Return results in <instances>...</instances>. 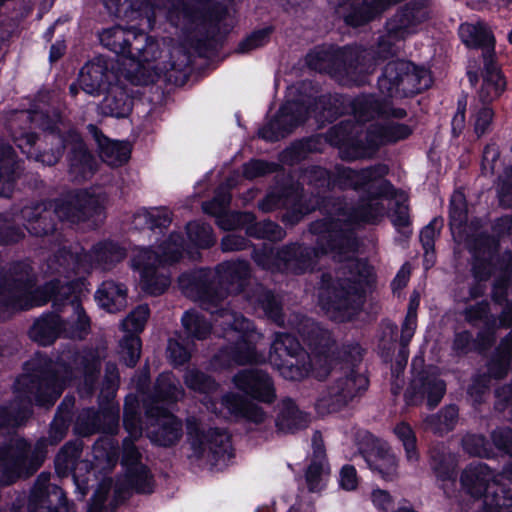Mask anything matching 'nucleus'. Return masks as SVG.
Instances as JSON below:
<instances>
[{
  "instance_id": "f8f14e48",
  "label": "nucleus",
  "mask_w": 512,
  "mask_h": 512,
  "mask_svg": "<svg viewBox=\"0 0 512 512\" xmlns=\"http://www.w3.org/2000/svg\"><path fill=\"white\" fill-rule=\"evenodd\" d=\"M432 83L430 72L410 61L388 62L378 79L382 94L389 97H407L422 92Z\"/></svg>"
},
{
  "instance_id": "de8ad7c7",
  "label": "nucleus",
  "mask_w": 512,
  "mask_h": 512,
  "mask_svg": "<svg viewBox=\"0 0 512 512\" xmlns=\"http://www.w3.org/2000/svg\"><path fill=\"white\" fill-rule=\"evenodd\" d=\"M184 391L178 386L171 373H162L155 386L157 400L178 401L183 397Z\"/></svg>"
},
{
  "instance_id": "bf43d9fd",
  "label": "nucleus",
  "mask_w": 512,
  "mask_h": 512,
  "mask_svg": "<svg viewBox=\"0 0 512 512\" xmlns=\"http://www.w3.org/2000/svg\"><path fill=\"white\" fill-rule=\"evenodd\" d=\"M441 227L442 220L435 218L422 229L420 233V241L425 250L426 257H428L429 252H433L434 242L439 234Z\"/></svg>"
},
{
  "instance_id": "4d7b16f0",
  "label": "nucleus",
  "mask_w": 512,
  "mask_h": 512,
  "mask_svg": "<svg viewBox=\"0 0 512 512\" xmlns=\"http://www.w3.org/2000/svg\"><path fill=\"white\" fill-rule=\"evenodd\" d=\"M462 445L464 450L472 456L489 457L491 455L488 443L481 435H466L462 440Z\"/></svg>"
},
{
  "instance_id": "680f3d73",
  "label": "nucleus",
  "mask_w": 512,
  "mask_h": 512,
  "mask_svg": "<svg viewBox=\"0 0 512 512\" xmlns=\"http://www.w3.org/2000/svg\"><path fill=\"white\" fill-rule=\"evenodd\" d=\"M270 32V29H261L253 32L250 36L240 42L237 49L238 52L249 53L259 47L264 46L269 40Z\"/></svg>"
},
{
  "instance_id": "69168bd1",
  "label": "nucleus",
  "mask_w": 512,
  "mask_h": 512,
  "mask_svg": "<svg viewBox=\"0 0 512 512\" xmlns=\"http://www.w3.org/2000/svg\"><path fill=\"white\" fill-rule=\"evenodd\" d=\"M169 358L175 365H182L190 359L191 347L184 346L179 340L170 339L168 343Z\"/></svg>"
},
{
  "instance_id": "20e7f679",
  "label": "nucleus",
  "mask_w": 512,
  "mask_h": 512,
  "mask_svg": "<svg viewBox=\"0 0 512 512\" xmlns=\"http://www.w3.org/2000/svg\"><path fill=\"white\" fill-rule=\"evenodd\" d=\"M291 325L311 348V354L304 351L298 340L287 333H276L269 352L270 364L285 379L298 381L309 375L326 377L331 368L334 342L330 333L313 320L296 316Z\"/></svg>"
},
{
  "instance_id": "f257e3e1",
  "label": "nucleus",
  "mask_w": 512,
  "mask_h": 512,
  "mask_svg": "<svg viewBox=\"0 0 512 512\" xmlns=\"http://www.w3.org/2000/svg\"><path fill=\"white\" fill-rule=\"evenodd\" d=\"M385 206L377 199L362 200L357 208L337 204L335 214L315 221L310 230L317 235L316 248L289 245L281 249L264 247L256 250L253 259L257 265L271 271L302 273L313 266L314 257L332 254L341 263L335 277L322 275L319 300L323 308L340 313L341 319L350 318L362 304L363 284L371 276V267L355 258L357 242L352 228L359 223H373L383 216Z\"/></svg>"
},
{
  "instance_id": "1a4fd4ad",
  "label": "nucleus",
  "mask_w": 512,
  "mask_h": 512,
  "mask_svg": "<svg viewBox=\"0 0 512 512\" xmlns=\"http://www.w3.org/2000/svg\"><path fill=\"white\" fill-rule=\"evenodd\" d=\"M183 243L179 234L173 233L157 249L151 251L142 249L134 258V267L140 272L141 285L144 291L151 295L162 294L170 285V277L164 271L156 268L172 265L183 255Z\"/></svg>"
},
{
  "instance_id": "774afa93",
  "label": "nucleus",
  "mask_w": 512,
  "mask_h": 512,
  "mask_svg": "<svg viewBox=\"0 0 512 512\" xmlns=\"http://www.w3.org/2000/svg\"><path fill=\"white\" fill-rule=\"evenodd\" d=\"M130 482L140 493L152 492V480L148 470L144 466L135 468V472L131 475Z\"/></svg>"
},
{
  "instance_id": "a18cd8bd",
  "label": "nucleus",
  "mask_w": 512,
  "mask_h": 512,
  "mask_svg": "<svg viewBox=\"0 0 512 512\" xmlns=\"http://www.w3.org/2000/svg\"><path fill=\"white\" fill-rule=\"evenodd\" d=\"M393 432L403 445L406 461L412 465L417 464L420 454L416 445L417 438L412 427L406 422H400L395 425Z\"/></svg>"
},
{
  "instance_id": "cd10ccee",
  "label": "nucleus",
  "mask_w": 512,
  "mask_h": 512,
  "mask_svg": "<svg viewBox=\"0 0 512 512\" xmlns=\"http://www.w3.org/2000/svg\"><path fill=\"white\" fill-rule=\"evenodd\" d=\"M221 406L227 410L229 416L245 418L255 423H261L265 419V413L261 407L234 392H229L222 397Z\"/></svg>"
},
{
  "instance_id": "2eb2a0df",
  "label": "nucleus",
  "mask_w": 512,
  "mask_h": 512,
  "mask_svg": "<svg viewBox=\"0 0 512 512\" xmlns=\"http://www.w3.org/2000/svg\"><path fill=\"white\" fill-rule=\"evenodd\" d=\"M459 35L468 47L486 48L484 52L485 76L481 95L488 99L498 97L505 88V81L496 66L492 64L490 52L494 47V37L483 24L464 23L459 28Z\"/></svg>"
},
{
  "instance_id": "13d9d810",
  "label": "nucleus",
  "mask_w": 512,
  "mask_h": 512,
  "mask_svg": "<svg viewBox=\"0 0 512 512\" xmlns=\"http://www.w3.org/2000/svg\"><path fill=\"white\" fill-rule=\"evenodd\" d=\"M469 250L474 254L478 260H485L490 257L496 247L494 238L488 235H480L479 238L468 243Z\"/></svg>"
},
{
  "instance_id": "c9c22d12",
  "label": "nucleus",
  "mask_w": 512,
  "mask_h": 512,
  "mask_svg": "<svg viewBox=\"0 0 512 512\" xmlns=\"http://www.w3.org/2000/svg\"><path fill=\"white\" fill-rule=\"evenodd\" d=\"M61 333V321L56 314H47L39 318L31 327L30 338L40 345L52 344Z\"/></svg>"
},
{
  "instance_id": "ea45409f",
  "label": "nucleus",
  "mask_w": 512,
  "mask_h": 512,
  "mask_svg": "<svg viewBox=\"0 0 512 512\" xmlns=\"http://www.w3.org/2000/svg\"><path fill=\"white\" fill-rule=\"evenodd\" d=\"M81 445L79 443H67L57 454L55 459L56 471L60 476H66L69 472L79 469L80 465L89 467L88 462L79 461L81 455Z\"/></svg>"
},
{
  "instance_id": "9d476101",
  "label": "nucleus",
  "mask_w": 512,
  "mask_h": 512,
  "mask_svg": "<svg viewBox=\"0 0 512 512\" xmlns=\"http://www.w3.org/2000/svg\"><path fill=\"white\" fill-rule=\"evenodd\" d=\"M124 257L123 248L113 242L103 241L94 245L89 253H82L79 247L71 251L64 246L49 260L48 265L53 272L69 274L70 272H88L93 268L106 270Z\"/></svg>"
},
{
  "instance_id": "0e129e2a",
  "label": "nucleus",
  "mask_w": 512,
  "mask_h": 512,
  "mask_svg": "<svg viewBox=\"0 0 512 512\" xmlns=\"http://www.w3.org/2000/svg\"><path fill=\"white\" fill-rule=\"evenodd\" d=\"M498 196L500 202L507 207L512 206V168L504 169L503 174L499 177L497 185Z\"/></svg>"
},
{
  "instance_id": "0eeeda50",
  "label": "nucleus",
  "mask_w": 512,
  "mask_h": 512,
  "mask_svg": "<svg viewBox=\"0 0 512 512\" xmlns=\"http://www.w3.org/2000/svg\"><path fill=\"white\" fill-rule=\"evenodd\" d=\"M331 132L336 137L332 142L340 146L342 157L356 159L370 156L380 145L406 139L412 129L406 124L388 120L371 125L365 133L360 124L350 122L340 123Z\"/></svg>"
},
{
  "instance_id": "c756f323",
  "label": "nucleus",
  "mask_w": 512,
  "mask_h": 512,
  "mask_svg": "<svg viewBox=\"0 0 512 512\" xmlns=\"http://www.w3.org/2000/svg\"><path fill=\"white\" fill-rule=\"evenodd\" d=\"M354 118L358 122H365L376 115L388 114L395 118H403L406 115L403 109H390L388 110L383 106L374 96H361L357 97L351 102Z\"/></svg>"
},
{
  "instance_id": "473e14b6",
  "label": "nucleus",
  "mask_w": 512,
  "mask_h": 512,
  "mask_svg": "<svg viewBox=\"0 0 512 512\" xmlns=\"http://www.w3.org/2000/svg\"><path fill=\"white\" fill-rule=\"evenodd\" d=\"M308 417L302 413L295 403L286 399L281 402L280 411L276 418V427L283 433H294L307 427Z\"/></svg>"
},
{
  "instance_id": "c85d7f7f",
  "label": "nucleus",
  "mask_w": 512,
  "mask_h": 512,
  "mask_svg": "<svg viewBox=\"0 0 512 512\" xmlns=\"http://www.w3.org/2000/svg\"><path fill=\"white\" fill-rule=\"evenodd\" d=\"M78 423L84 434L99 431L112 434L118 427V414L112 409L101 412L87 411L79 416Z\"/></svg>"
},
{
  "instance_id": "79ce46f5",
  "label": "nucleus",
  "mask_w": 512,
  "mask_h": 512,
  "mask_svg": "<svg viewBox=\"0 0 512 512\" xmlns=\"http://www.w3.org/2000/svg\"><path fill=\"white\" fill-rule=\"evenodd\" d=\"M181 321L188 340H205L211 334V324L198 311H186Z\"/></svg>"
},
{
  "instance_id": "a19ab883",
  "label": "nucleus",
  "mask_w": 512,
  "mask_h": 512,
  "mask_svg": "<svg viewBox=\"0 0 512 512\" xmlns=\"http://www.w3.org/2000/svg\"><path fill=\"white\" fill-rule=\"evenodd\" d=\"M69 161L70 172L77 179H86L94 172L93 157L88 153L86 146L81 141L74 144Z\"/></svg>"
},
{
  "instance_id": "8fccbe9b",
  "label": "nucleus",
  "mask_w": 512,
  "mask_h": 512,
  "mask_svg": "<svg viewBox=\"0 0 512 512\" xmlns=\"http://www.w3.org/2000/svg\"><path fill=\"white\" fill-rule=\"evenodd\" d=\"M190 241L200 248H208L215 243L212 235V229L207 224L190 222L186 226Z\"/></svg>"
},
{
  "instance_id": "9b49d317",
  "label": "nucleus",
  "mask_w": 512,
  "mask_h": 512,
  "mask_svg": "<svg viewBox=\"0 0 512 512\" xmlns=\"http://www.w3.org/2000/svg\"><path fill=\"white\" fill-rule=\"evenodd\" d=\"M427 0H413L399 8L386 22L385 33L379 38L377 53L386 58L396 54L401 43L418 31V27L429 17Z\"/></svg>"
},
{
  "instance_id": "72a5a7b5",
  "label": "nucleus",
  "mask_w": 512,
  "mask_h": 512,
  "mask_svg": "<svg viewBox=\"0 0 512 512\" xmlns=\"http://www.w3.org/2000/svg\"><path fill=\"white\" fill-rule=\"evenodd\" d=\"M104 4L112 14L127 16L129 12L139 11L148 19L149 12L154 15L157 9L166 8V0H104Z\"/></svg>"
},
{
  "instance_id": "5701e85b",
  "label": "nucleus",
  "mask_w": 512,
  "mask_h": 512,
  "mask_svg": "<svg viewBox=\"0 0 512 512\" xmlns=\"http://www.w3.org/2000/svg\"><path fill=\"white\" fill-rule=\"evenodd\" d=\"M444 381L434 375L415 377L406 390L405 398L409 405H418L427 399L429 409L436 407L445 394Z\"/></svg>"
},
{
  "instance_id": "412c9836",
  "label": "nucleus",
  "mask_w": 512,
  "mask_h": 512,
  "mask_svg": "<svg viewBox=\"0 0 512 512\" xmlns=\"http://www.w3.org/2000/svg\"><path fill=\"white\" fill-rule=\"evenodd\" d=\"M99 39L103 46L118 55L131 59L133 50L139 51L147 35L136 29H124L120 26L103 30Z\"/></svg>"
},
{
  "instance_id": "423d86ee",
  "label": "nucleus",
  "mask_w": 512,
  "mask_h": 512,
  "mask_svg": "<svg viewBox=\"0 0 512 512\" xmlns=\"http://www.w3.org/2000/svg\"><path fill=\"white\" fill-rule=\"evenodd\" d=\"M103 200L101 197L87 191H79L66 200H56L47 208L44 204L34 207H25L22 210L23 218L27 220V230L42 236L54 231L55 223L52 214L60 220L71 223H80L92 220L93 225L102 219Z\"/></svg>"
},
{
  "instance_id": "37998d69",
  "label": "nucleus",
  "mask_w": 512,
  "mask_h": 512,
  "mask_svg": "<svg viewBox=\"0 0 512 512\" xmlns=\"http://www.w3.org/2000/svg\"><path fill=\"white\" fill-rule=\"evenodd\" d=\"M465 319L475 324L477 321L483 320L486 325V330L479 333L478 338L482 344L490 345L494 341V326L495 319H490L488 316V303L481 302L471 306L465 310Z\"/></svg>"
},
{
  "instance_id": "5fc2aeb1",
  "label": "nucleus",
  "mask_w": 512,
  "mask_h": 512,
  "mask_svg": "<svg viewBox=\"0 0 512 512\" xmlns=\"http://www.w3.org/2000/svg\"><path fill=\"white\" fill-rule=\"evenodd\" d=\"M481 92L482 89L480 90V93ZM480 98L482 99L483 103L479 108H476L474 113V129L478 136H481L487 132L494 115L492 109L485 103L486 101H490V99L482 96L481 94ZM494 98L495 97L491 98V100Z\"/></svg>"
},
{
  "instance_id": "2f4dec72",
  "label": "nucleus",
  "mask_w": 512,
  "mask_h": 512,
  "mask_svg": "<svg viewBox=\"0 0 512 512\" xmlns=\"http://www.w3.org/2000/svg\"><path fill=\"white\" fill-rule=\"evenodd\" d=\"M430 465L439 481L443 484L454 483L457 459L443 444H438L430 450Z\"/></svg>"
},
{
  "instance_id": "58836bf2",
  "label": "nucleus",
  "mask_w": 512,
  "mask_h": 512,
  "mask_svg": "<svg viewBox=\"0 0 512 512\" xmlns=\"http://www.w3.org/2000/svg\"><path fill=\"white\" fill-rule=\"evenodd\" d=\"M247 300L253 305L260 307L265 315L279 325L283 324L282 308L279 301L273 294L267 291L262 285H256L253 293L247 295Z\"/></svg>"
},
{
  "instance_id": "f704fd0d",
  "label": "nucleus",
  "mask_w": 512,
  "mask_h": 512,
  "mask_svg": "<svg viewBox=\"0 0 512 512\" xmlns=\"http://www.w3.org/2000/svg\"><path fill=\"white\" fill-rule=\"evenodd\" d=\"M101 102V111L113 117H125L131 109V101L126 91L119 85L112 84Z\"/></svg>"
},
{
  "instance_id": "6e6552de",
  "label": "nucleus",
  "mask_w": 512,
  "mask_h": 512,
  "mask_svg": "<svg viewBox=\"0 0 512 512\" xmlns=\"http://www.w3.org/2000/svg\"><path fill=\"white\" fill-rule=\"evenodd\" d=\"M460 481L470 495L484 497L483 512H512V463L498 475L484 463H472Z\"/></svg>"
},
{
  "instance_id": "39448f33",
  "label": "nucleus",
  "mask_w": 512,
  "mask_h": 512,
  "mask_svg": "<svg viewBox=\"0 0 512 512\" xmlns=\"http://www.w3.org/2000/svg\"><path fill=\"white\" fill-rule=\"evenodd\" d=\"M34 279L27 264H16L9 274L0 280V319L12 312L42 306L49 300L54 306L63 305L69 300L72 287L59 280L51 281L44 287L34 290Z\"/></svg>"
},
{
  "instance_id": "603ef678",
  "label": "nucleus",
  "mask_w": 512,
  "mask_h": 512,
  "mask_svg": "<svg viewBox=\"0 0 512 512\" xmlns=\"http://www.w3.org/2000/svg\"><path fill=\"white\" fill-rule=\"evenodd\" d=\"M141 45L142 48L139 51L133 50L130 59L137 67L154 62L160 57L159 45L151 37L147 36V41Z\"/></svg>"
},
{
  "instance_id": "052dcab7",
  "label": "nucleus",
  "mask_w": 512,
  "mask_h": 512,
  "mask_svg": "<svg viewBox=\"0 0 512 512\" xmlns=\"http://www.w3.org/2000/svg\"><path fill=\"white\" fill-rule=\"evenodd\" d=\"M124 426L129 433V438L137 439L141 436L142 428L140 425V417L136 405L130 404L125 406Z\"/></svg>"
},
{
  "instance_id": "b1692460",
  "label": "nucleus",
  "mask_w": 512,
  "mask_h": 512,
  "mask_svg": "<svg viewBox=\"0 0 512 512\" xmlns=\"http://www.w3.org/2000/svg\"><path fill=\"white\" fill-rule=\"evenodd\" d=\"M369 468L385 481L399 478V461L390 446L385 442H376L365 455Z\"/></svg>"
},
{
  "instance_id": "4468645a",
  "label": "nucleus",
  "mask_w": 512,
  "mask_h": 512,
  "mask_svg": "<svg viewBox=\"0 0 512 512\" xmlns=\"http://www.w3.org/2000/svg\"><path fill=\"white\" fill-rule=\"evenodd\" d=\"M367 388L368 379L364 374L348 368L334 371L332 381L318 398L317 407L327 412L338 411L361 397Z\"/></svg>"
},
{
  "instance_id": "864d4df0",
  "label": "nucleus",
  "mask_w": 512,
  "mask_h": 512,
  "mask_svg": "<svg viewBox=\"0 0 512 512\" xmlns=\"http://www.w3.org/2000/svg\"><path fill=\"white\" fill-rule=\"evenodd\" d=\"M70 305L74 310L75 319L72 320L71 331L64 329L65 335L71 338H82L88 331L89 319L76 300H71Z\"/></svg>"
},
{
  "instance_id": "49530a36",
  "label": "nucleus",
  "mask_w": 512,
  "mask_h": 512,
  "mask_svg": "<svg viewBox=\"0 0 512 512\" xmlns=\"http://www.w3.org/2000/svg\"><path fill=\"white\" fill-rule=\"evenodd\" d=\"M512 331L502 340L497 349L496 356L489 364V374L494 378H502L506 375L511 359Z\"/></svg>"
},
{
  "instance_id": "09e8293b",
  "label": "nucleus",
  "mask_w": 512,
  "mask_h": 512,
  "mask_svg": "<svg viewBox=\"0 0 512 512\" xmlns=\"http://www.w3.org/2000/svg\"><path fill=\"white\" fill-rule=\"evenodd\" d=\"M184 382L189 389L200 393H210L217 389L215 381L197 369L187 370Z\"/></svg>"
},
{
  "instance_id": "aec40b11",
  "label": "nucleus",
  "mask_w": 512,
  "mask_h": 512,
  "mask_svg": "<svg viewBox=\"0 0 512 512\" xmlns=\"http://www.w3.org/2000/svg\"><path fill=\"white\" fill-rule=\"evenodd\" d=\"M387 167L378 165L369 167L361 171H354L347 167H335L331 175V188L338 186L344 188H367V190L375 189L378 186L379 180L386 175Z\"/></svg>"
},
{
  "instance_id": "e2e57ef3",
  "label": "nucleus",
  "mask_w": 512,
  "mask_h": 512,
  "mask_svg": "<svg viewBox=\"0 0 512 512\" xmlns=\"http://www.w3.org/2000/svg\"><path fill=\"white\" fill-rule=\"evenodd\" d=\"M304 178L309 184L320 189H331V174L322 167H311L305 171Z\"/></svg>"
},
{
  "instance_id": "ddd939ff",
  "label": "nucleus",
  "mask_w": 512,
  "mask_h": 512,
  "mask_svg": "<svg viewBox=\"0 0 512 512\" xmlns=\"http://www.w3.org/2000/svg\"><path fill=\"white\" fill-rule=\"evenodd\" d=\"M187 433L192 454L211 467L222 469L232 457L230 436L224 430L209 429L204 431L200 423L194 419L187 420Z\"/></svg>"
},
{
  "instance_id": "7c9ffc66",
  "label": "nucleus",
  "mask_w": 512,
  "mask_h": 512,
  "mask_svg": "<svg viewBox=\"0 0 512 512\" xmlns=\"http://www.w3.org/2000/svg\"><path fill=\"white\" fill-rule=\"evenodd\" d=\"M95 298L108 312H118L127 305V288L122 283L106 280L96 291Z\"/></svg>"
},
{
  "instance_id": "c03bdc74",
  "label": "nucleus",
  "mask_w": 512,
  "mask_h": 512,
  "mask_svg": "<svg viewBox=\"0 0 512 512\" xmlns=\"http://www.w3.org/2000/svg\"><path fill=\"white\" fill-rule=\"evenodd\" d=\"M171 223V214L165 208L144 209L137 212L133 219V224L139 229L154 230L156 228H166Z\"/></svg>"
},
{
  "instance_id": "f3484780",
  "label": "nucleus",
  "mask_w": 512,
  "mask_h": 512,
  "mask_svg": "<svg viewBox=\"0 0 512 512\" xmlns=\"http://www.w3.org/2000/svg\"><path fill=\"white\" fill-rule=\"evenodd\" d=\"M232 383L246 396L264 403H272L276 392L272 378L261 369H243L237 372Z\"/></svg>"
},
{
  "instance_id": "f03ea898",
  "label": "nucleus",
  "mask_w": 512,
  "mask_h": 512,
  "mask_svg": "<svg viewBox=\"0 0 512 512\" xmlns=\"http://www.w3.org/2000/svg\"><path fill=\"white\" fill-rule=\"evenodd\" d=\"M105 356L104 348L83 350L75 355L73 370L63 364L44 370L43 366L48 365L46 359H39L37 367L34 362L30 363L33 373L21 375L15 383L19 403L0 408V429L20 425L30 414L32 400L52 405L73 378L83 377L89 394ZM43 448V442H38L32 450L24 439L12 438L9 445L0 450V470L17 476L32 474L43 462Z\"/></svg>"
},
{
  "instance_id": "dca6fc26",
  "label": "nucleus",
  "mask_w": 512,
  "mask_h": 512,
  "mask_svg": "<svg viewBox=\"0 0 512 512\" xmlns=\"http://www.w3.org/2000/svg\"><path fill=\"white\" fill-rule=\"evenodd\" d=\"M148 317V306L140 305L121 323L122 329L126 334L120 341L119 354L122 361L128 367L135 366L140 358L141 341L137 334L143 330Z\"/></svg>"
},
{
  "instance_id": "e433bc0d",
  "label": "nucleus",
  "mask_w": 512,
  "mask_h": 512,
  "mask_svg": "<svg viewBox=\"0 0 512 512\" xmlns=\"http://www.w3.org/2000/svg\"><path fill=\"white\" fill-rule=\"evenodd\" d=\"M238 223H250L246 227L248 235L256 238H266L271 241H279L285 237V231L276 223L264 220L261 222L252 223L254 220L253 215L249 213L239 214L233 216Z\"/></svg>"
},
{
  "instance_id": "a211bd4d",
  "label": "nucleus",
  "mask_w": 512,
  "mask_h": 512,
  "mask_svg": "<svg viewBox=\"0 0 512 512\" xmlns=\"http://www.w3.org/2000/svg\"><path fill=\"white\" fill-rule=\"evenodd\" d=\"M150 425L147 428L149 439L160 446L175 444L182 436V425L172 414L160 407L147 409Z\"/></svg>"
},
{
  "instance_id": "bb28decb",
  "label": "nucleus",
  "mask_w": 512,
  "mask_h": 512,
  "mask_svg": "<svg viewBox=\"0 0 512 512\" xmlns=\"http://www.w3.org/2000/svg\"><path fill=\"white\" fill-rule=\"evenodd\" d=\"M300 110L301 107L295 103L285 104L279 110L277 117L260 130V136L267 141H277L279 138L284 137L291 131L292 127L305 120L304 117L292 119L290 114Z\"/></svg>"
},
{
  "instance_id": "3c124183",
  "label": "nucleus",
  "mask_w": 512,
  "mask_h": 512,
  "mask_svg": "<svg viewBox=\"0 0 512 512\" xmlns=\"http://www.w3.org/2000/svg\"><path fill=\"white\" fill-rule=\"evenodd\" d=\"M467 221V209L464 195L460 192L454 193L450 204V226L455 235L456 229H461Z\"/></svg>"
},
{
  "instance_id": "338daca9",
  "label": "nucleus",
  "mask_w": 512,
  "mask_h": 512,
  "mask_svg": "<svg viewBox=\"0 0 512 512\" xmlns=\"http://www.w3.org/2000/svg\"><path fill=\"white\" fill-rule=\"evenodd\" d=\"M324 462L314 461L306 472V482L311 492L319 491L322 488Z\"/></svg>"
},
{
  "instance_id": "6ab92c4d",
  "label": "nucleus",
  "mask_w": 512,
  "mask_h": 512,
  "mask_svg": "<svg viewBox=\"0 0 512 512\" xmlns=\"http://www.w3.org/2000/svg\"><path fill=\"white\" fill-rule=\"evenodd\" d=\"M29 512H67L64 492L49 482V475H39L30 496Z\"/></svg>"
},
{
  "instance_id": "393cba45",
  "label": "nucleus",
  "mask_w": 512,
  "mask_h": 512,
  "mask_svg": "<svg viewBox=\"0 0 512 512\" xmlns=\"http://www.w3.org/2000/svg\"><path fill=\"white\" fill-rule=\"evenodd\" d=\"M88 128L97 143L99 156L103 162L111 167H118L128 161L131 153L129 143L108 139L94 125H89Z\"/></svg>"
},
{
  "instance_id": "4be33fe9",
  "label": "nucleus",
  "mask_w": 512,
  "mask_h": 512,
  "mask_svg": "<svg viewBox=\"0 0 512 512\" xmlns=\"http://www.w3.org/2000/svg\"><path fill=\"white\" fill-rule=\"evenodd\" d=\"M115 80L114 71L103 57H96L86 63L78 78L82 90L90 95H99L106 91Z\"/></svg>"
},
{
  "instance_id": "6e6d98bb",
  "label": "nucleus",
  "mask_w": 512,
  "mask_h": 512,
  "mask_svg": "<svg viewBox=\"0 0 512 512\" xmlns=\"http://www.w3.org/2000/svg\"><path fill=\"white\" fill-rule=\"evenodd\" d=\"M389 205L392 210L390 213V218L393 225L397 229L407 228L410 220L405 196L400 195L398 198L390 201Z\"/></svg>"
},
{
  "instance_id": "a878e982",
  "label": "nucleus",
  "mask_w": 512,
  "mask_h": 512,
  "mask_svg": "<svg viewBox=\"0 0 512 512\" xmlns=\"http://www.w3.org/2000/svg\"><path fill=\"white\" fill-rule=\"evenodd\" d=\"M12 136L17 146L25 153L28 157H34L36 161L41 162L44 165H54L58 162L62 155L63 143L59 135L51 133L49 135L50 141L56 144V148L51 152H42L35 154L32 152V146L36 141V136L32 133L17 131L12 128Z\"/></svg>"
},
{
  "instance_id": "7ed1b4c3",
  "label": "nucleus",
  "mask_w": 512,
  "mask_h": 512,
  "mask_svg": "<svg viewBox=\"0 0 512 512\" xmlns=\"http://www.w3.org/2000/svg\"><path fill=\"white\" fill-rule=\"evenodd\" d=\"M249 276L248 263L237 261L224 262L215 271L200 269L179 278L182 291L187 296L198 299L213 315L216 325L222 327L223 337L229 344L215 358L223 366L265 362V357L255 349V344L262 335L255 331L253 324L241 314L218 308L228 295V290L223 285L229 284L232 291L240 292Z\"/></svg>"
},
{
  "instance_id": "4c0bfd02",
  "label": "nucleus",
  "mask_w": 512,
  "mask_h": 512,
  "mask_svg": "<svg viewBox=\"0 0 512 512\" xmlns=\"http://www.w3.org/2000/svg\"><path fill=\"white\" fill-rule=\"evenodd\" d=\"M19 165L12 147L0 143V196H8L18 175Z\"/></svg>"
}]
</instances>
